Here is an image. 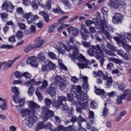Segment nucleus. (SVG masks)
<instances>
[{"instance_id":"nucleus-1","label":"nucleus","mask_w":131,"mask_h":131,"mask_svg":"<svg viewBox=\"0 0 131 131\" xmlns=\"http://www.w3.org/2000/svg\"><path fill=\"white\" fill-rule=\"evenodd\" d=\"M18 104H19V105L15 106L16 110L18 111V113L21 114L22 117H25L29 114L28 117L24 120V122H25L29 127H32L33 124L35 123L38 119V118L35 115V109H39L40 106L37 103L33 101H30L29 103V107L31 109V111H29L28 108L23 109L21 108L24 105H21V103H18Z\"/></svg>"},{"instance_id":"nucleus-2","label":"nucleus","mask_w":131,"mask_h":131,"mask_svg":"<svg viewBox=\"0 0 131 131\" xmlns=\"http://www.w3.org/2000/svg\"><path fill=\"white\" fill-rule=\"evenodd\" d=\"M101 48L102 49V50L101 49ZM104 50H106V46L104 44H101V47H100L99 45H96V46L92 45L91 48L88 49L87 53L90 57H94L95 54H96V59L100 60L104 56L103 52Z\"/></svg>"},{"instance_id":"nucleus-3","label":"nucleus","mask_w":131,"mask_h":131,"mask_svg":"<svg viewBox=\"0 0 131 131\" xmlns=\"http://www.w3.org/2000/svg\"><path fill=\"white\" fill-rule=\"evenodd\" d=\"M96 28L100 29L101 30L100 32L104 34L108 40H111L110 34L107 32V30H111V27L108 25V24L104 18L102 19H100V23L96 25Z\"/></svg>"},{"instance_id":"nucleus-4","label":"nucleus","mask_w":131,"mask_h":131,"mask_svg":"<svg viewBox=\"0 0 131 131\" xmlns=\"http://www.w3.org/2000/svg\"><path fill=\"white\" fill-rule=\"evenodd\" d=\"M71 92L72 94L76 95L75 98L77 100H80L81 99L82 101H83L84 100H87L89 98V95L82 92L81 87L79 85L76 86L72 85L71 88Z\"/></svg>"},{"instance_id":"nucleus-5","label":"nucleus","mask_w":131,"mask_h":131,"mask_svg":"<svg viewBox=\"0 0 131 131\" xmlns=\"http://www.w3.org/2000/svg\"><path fill=\"white\" fill-rule=\"evenodd\" d=\"M72 49V51L73 54L71 55V54H69V57L71 58L72 61H74V60H78L80 62H85L86 61H89L85 58L82 54H79V49H78V47L75 46L73 47Z\"/></svg>"},{"instance_id":"nucleus-6","label":"nucleus","mask_w":131,"mask_h":131,"mask_svg":"<svg viewBox=\"0 0 131 131\" xmlns=\"http://www.w3.org/2000/svg\"><path fill=\"white\" fill-rule=\"evenodd\" d=\"M54 82L56 84H58L60 90L63 91L66 88V85L68 84V79L67 78H63L59 75H56L54 78Z\"/></svg>"},{"instance_id":"nucleus-7","label":"nucleus","mask_w":131,"mask_h":131,"mask_svg":"<svg viewBox=\"0 0 131 131\" xmlns=\"http://www.w3.org/2000/svg\"><path fill=\"white\" fill-rule=\"evenodd\" d=\"M12 92L14 94L13 96L12 99L13 101L15 103V104H18V103H20V105L23 106L24 105V99L19 98L18 97V95H19V90L18 88L16 86L12 87L11 89Z\"/></svg>"},{"instance_id":"nucleus-8","label":"nucleus","mask_w":131,"mask_h":131,"mask_svg":"<svg viewBox=\"0 0 131 131\" xmlns=\"http://www.w3.org/2000/svg\"><path fill=\"white\" fill-rule=\"evenodd\" d=\"M1 9L3 11H5L8 13H13L15 10V6L10 1H6L3 3L1 6Z\"/></svg>"},{"instance_id":"nucleus-9","label":"nucleus","mask_w":131,"mask_h":131,"mask_svg":"<svg viewBox=\"0 0 131 131\" xmlns=\"http://www.w3.org/2000/svg\"><path fill=\"white\" fill-rule=\"evenodd\" d=\"M80 33L84 40H88V38L90 36L89 35L90 34V32H89V30H88V28L85 27V25L83 24L80 25Z\"/></svg>"},{"instance_id":"nucleus-10","label":"nucleus","mask_w":131,"mask_h":131,"mask_svg":"<svg viewBox=\"0 0 131 131\" xmlns=\"http://www.w3.org/2000/svg\"><path fill=\"white\" fill-rule=\"evenodd\" d=\"M67 100V99L66 98V97L64 96H59L58 97V100H54L52 103V105L55 107V108H57V109H60V108H61V106L63 105V102H66Z\"/></svg>"},{"instance_id":"nucleus-11","label":"nucleus","mask_w":131,"mask_h":131,"mask_svg":"<svg viewBox=\"0 0 131 131\" xmlns=\"http://www.w3.org/2000/svg\"><path fill=\"white\" fill-rule=\"evenodd\" d=\"M42 111L45 114V116L43 117L45 122H46V121H48V119L54 116V112L48 109L46 106H43L42 107Z\"/></svg>"},{"instance_id":"nucleus-12","label":"nucleus","mask_w":131,"mask_h":131,"mask_svg":"<svg viewBox=\"0 0 131 131\" xmlns=\"http://www.w3.org/2000/svg\"><path fill=\"white\" fill-rule=\"evenodd\" d=\"M102 79L103 80H106L105 85L107 88L110 89L112 86V83L113 82V79L111 76H108V73L104 72L102 74Z\"/></svg>"},{"instance_id":"nucleus-13","label":"nucleus","mask_w":131,"mask_h":131,"mask_svg":"<svg viewBox=\"0 0 131 131\" xmlns=\"http://www.w3.org/2000/svg\"><path fill=\"white\" fill-rule=\"evenodd\" d=\"M114 39H115V41H116L119 47H120V45H122L123 48L124 49V50H125V51H127V52L129 51L131 46L123 42V41L121 40L119 37H114Z\"/></svg>"},{"instance_id":"nucleus-14","label":"nucleus","mask_w":131,"mask_h":131,"mask_svg":"<svg viewBox=\"0 0 131 131\" xmlns=\"http://www.w3.org/2000/svg\"><path fill=\"white\" fill-rule=\"evenodd\" d=\"M37 58L34 56L29 57L27 59V63L29 64L32 67L37 68L38 67V62H37Z\"/></svg>"},{"instance_id":"nucleus-15","label":"nucleus","mask_w":131,"mask_h":131,"mask_svg":"<svg viewBox=\"0 0 131 131\" xmlns=\"http://www.w3.org/2000/svg\"><path fill=\"white\" fill-rule=\"evenodd\" d=\"M123 20V16L119 13H116L112 18V23L114 24H118V23H121Z\"/></svg>"},{"instance_id":"nucleus-16","label":"nucleus","mask_w":131,"mask_h":131,"mask_svg":"<svg viewBox=\"0 0 131 131\" xmlns=\"http://www.w3.org/2000/svg\"><path fill=\"white\" fill-rule=\"evenodd\" d=\"M23 16L25 19H27L28 24H31V23L33 22V19L32 18V17H33V14H32V12L24 13L23 14Z\"/></svg>"},{"instance_id":"nucleus-17","label":"nucleus","mask_w":131,"mask_h":131,"mask_svg":"<svg viewBox=\"0 0 131 131\" xmlns=\"http://www.w3.org/2000/svg\"><path fill=\"white\" fill-rule=\"evenodd\" d=\"M108 6L110 7V8L118 9V8L119 7V1L110 0V2L108 3Z\"/></svg>"},{"instance_id":"nucleus-18","label":"nucleus","mask_w":131,"mask_h":131,"mask_svg":"<svg viewBox=\"0 0 131 131\" xmlns=\"http://www.w3.org/2000/svg\"><path fill=\"white\" fill-rule=\"evenodd\" d=\"M82 78L84 82L83 83V88L85 90L84 91L85 93H88L90 90V88H89V81H88V80H89V78L86 76H83Z\"/></svg>"},{"instance_id":"nucleus-19","label":"nucleus","mask_w":131,"mask_h":131,"mask_svg":"<svg viewBox=\"0 0 131 131\" xmlns=\"http://www.w3.org/2000/svg\"><path fill=\"white\" fill-rule=\"evenodd\" d=\"M47 93L51 97H54L56 95V88L54 86L53 84H50L47 90Z\"/></svg>"},{"instance_id":"nucleus-20","label":"nucleus","mask_w":131,"mask_h":131,"mask_svg":"<svg viewBox=\"0 0 131 131\" xmlns=\"http://www.w3.org/2000/svg\"><path fill=\"white\" fill-rule=\"evenodd\" d=\"M20 58V57H17L15 58L13 60H9L7 63H6L3 68V70H8V68H10V67H12V66L14 64V62H16L17 60H19Z\"/></svg>"},{"instance_id":"nucleus-21","label":"nucleus","mask_w":131,"mask_h":131,"mask_svg":"<svg viewBox=\"0 0 131 131\" xmlns=\"http://www.w3.org/2000/svg\"><path fill=\"white\" fill-rule=\"evenodd\" d=\"M34 42L35 43V47L36 49H38V48H41L42 45H43V40L38 37L34 40Z\"/></svg>"},{"instance_id":"nucleus-22","label":"nucleus","mask_w":131,"mask_h":131,"mask_svg":"<svg viewBox=\"0 0 131 131\" xmlns=\"http://www.w3.org/2000/svg\"><path fill=\"white\" fill-rule=\"evenodd\" d=\"M117 53L119 56H120V57H122V58H123L125 60H128V54L124 53L123 50H118L117 51Z\"/></svg>"},{"instance_id":"nucleus-23","label":"nucleus","mask_w":131,"mask_h":131,"mask_svg":"<svg viewBox=\"0 0 131 131\" xmlns=\"http://www.w3.org/2000/svg\"><path fill=\"white\" fill-rule=\"evenodd\" d=\"M38 4H39V6L41 7V8H44V9H47V10H51V8L52 7V6L51 5V4H52V0H48L46 5H45L42 4H40L39 2H38Z\"/></svg>"},{"instance_id":"nucleus-24","label":"nucleus","mask_w":131,"mask_h":131,"mask_svg":"<svg viewBox=\"0 0 131 131\" xmlns=\"http://www.w3.org/2000/svg\"><path fill=\"white\" fill-rule=\"evenodd\" d=\"M58 45L60 47H63L64 50L67 51V52H71L72 51V48L74 46H67L65 45V44L63 43L61 41L58 42Z\"/></svg>"},{"instance_id":"nucleus-25","label":"nucleus","mask_w":131,"mask_h":131,"mask_svg":"<svg viewBox=\"0 0 131 131\" xmlns=\"http://www.w3.org/2000/svg\"><path fill=\"white\" fill-rule=\"evenodd\" d=\"M90 63V61L89 60H86L85 62L84 63H78V66L79 68V69H84V68H88V65H89Z\"/></svg>"},{"instance_id":"nucleus-26","label":"nucleus","mask_w":131,"mask_h":131,"mask_svg":"<svg viewBox=\"0 0 131 131\" xmlns=\"http://www.w3.org/2000/svg\"><path fill=\"white\" fill-rule=\"evenodd\" d=\"M78 101V104L81 106V109H84V108L88 106V103L84 101L86 100V99H84L83 100H81V99L77 100Z\"/></svg>"},{"instance_id":"nucleus-27","label":"nucleus","mask_w":131,"mask_h":131,"mask_svg":"<svg viewBox=\"0 0 131 131\" xmlns=\"http://www.w3.org/2000/svg\"><path fill=\"white\" fill-rule=\"evenodd\" d=\"M39 14L41 16H42V17L44 18L46 22H49L50 21L49 14H48L47 13L45 12V11H40Z\"/></svg>"},{"instance_id":"nucleus-28","label":"nucleus","mask_w":131,"mask_h":131,"mask_svg":"<svg viewBox=\"0 0 131 131\" xmlns=\"http://www.w3.org/2000/svg\"><path fill=\"white\" fill-rule=\"evenodd\" d=\"M41 91V89L40 88H37L35 92L36 96H37L38 99L39 101H42V95H41V93L39 92V91Z\"/></svg>"},{"instance_id":"nucleus-29","label":"nucleus","mask_w":131,"mask_h":131,"mask_svg":"<svg viewBox=\"0 0 131 131\" xmlns=\"http://www.w3.org/2000/svg\"><path fill=\"white\" fill-rule=\"evenodd\" d=\"M42 128H45V123L43 122H39L37 124L35 130L38 131L40 130V129H42Z\"/></svg>"},{"instance_id":"nucleus-30","label":"nucleus","mask_w":131,"mask_h":131,"mask_svg":"<svg viewBox=\"0 0 131 131\" xmlns=\"http://www.w3.org/2000/svg\"><path fill=\"white\" fill-rule=\"evenodd\" d=\"M67 100L69 101V102H74V103H76L74 101V96H73V93H68L67 94V98H66Z\"/></svg>"},{"instance_id":"nucleus-31","label":"nucleus","mask_w":131,"mask_h":131,"mask_svg":"<svg viewBox=\"0 0 131 131\" xmlns=\"http://www.w3.org/2000/svg\"><path fill=\"white\" fill-rule=\"evenodd\" d=\"M109 61H111L112 62H113L114 63H115L116 64H122V61L120 59H118L117 58H115L114 57H109L108 58Z\"/></svg>"},{"instance_id":"nucleus-32","label":"nucleus","mask_w":131,"mask_h":131,"mask_svg":"<svg viewBox=\"0 0 131 131\" xmlns=\"http://www.w3.org/2000/svg\"><path fill=\"white\" fill-rule=\"evenodd\" d=\"M46 63H47V64L48 65V67H49V69H50L51 70H53V69H55V68H56V65H55V64L53 63V62H52V61H51V60H47L46 61Z\"/></svg>"},{"instance_id":"nucleus-33","label":"nucleus","mask_w":131,"mask_h":131,"mask_svg":"<svg viewBox=\"0 0 131 131\" xmlns=\"http://www.w3.org/2000/svg\"><path fill=\"white\" fill-rule=\"evenodd\" d=\"M35 90V89L33 86H30V87L28 89V95L30 97H32V96H33V94H34Z\"/></svg>"},{"instance_id":"nucleus-34","label":"nucleus","mask_w":131,"mask_h":131,"mask_svg":"<svg viewBox=\"0 0 131 131\" xmlns=\"http://www.w3.org/2000/svg\"><path fill=\"white\" fill-rule=\"evenodd\" d=\"M58 64H59L60 68H61V69H62L63 70H64L65 71H67V67L65 66V65H64V64H63V62H62L61 59L58 60Z\"/></svg>"},{"instance_id":"nucleus-35","label":"nucleus","mask_w":131,"mask_h":131,"mask_svg":"<svg viewBox=\"0 0 131 131\" xmlns=\"http://www.w3.org/2000/svg\"><path fill=\"white\" fill-rule=\"evenodd\" d=\"M13 48H14L13 45H2L0 46V49H6V50H11V49H13Z\"/></svg>"},{"instance_id":"nucleus-36","label":"nucleus","mask_w":131,"mask_h":131,"mask_svg":"<svg viewBox=\"0 0 131 131\" xmlns=\"http://www.w3.org/2000/svg\"><path fill=\"white\" fill-rule=\"evenodd\" d=\"M0 108L1 110L5 111L8 110V102L7 101H4L2 105H0Z\"/></svg>"},{"instance_id":"nucleus-37","label":"nucleus","mask_w":131,"mask_h":131,"mask_svg":"<svg viewBox=\"0 0 131 131\" xmlns=\"http://www.w3.org/2000/svg\"><path fill=\"white\" fill-rule=\"evenodd\" d=\"M37 58L40 61H45L46 60V55L42 52H40L37 55Z\"/></svg>"},{"instance_id":"nucleus-38","label":"nucleus","mask_w":131,"mask_h":131,"mask_svg":"<svg viewBox=\"0 0 131 131\" xmlns=\"http://www.w3.org/2000/svg\"><path fill=\"white\" fill-rule=\"evenodd\" d=\"M124 40L126 41V42H130L131 41V34L128 33L125 35L124 37Z\"/></svg>"},{"instance_id":"nucleus-39","label":"nucleus","mask_w":131,"mask_h":131,"mask_svg":"<svg viewBox=\"0 0 131 131\" xmlns=\"http://www.w3.org/2000/svg\"><path fill=\"white\" fill-rule=\"evenodd\" d=\"M35 82V80H34V79H32L29 81L25 82L24 85H27V86H29V85H31V86H32V85L34 84Z\"/></svg>"},{"instance_id":"nucleus-40","label":"nucleus","mask_w":131,"mask_h":131,"mask_svg":"<svg viewBox=\"0 0 131 131\" xmlns=\"http://www.w3.org/2000/svg\"><path fill=\"white\" fill-rule=\"evenodd\" d=\"M58 26H59V24L58 23L54 24L49 28V32L52 33V32L55 30V28H56V27H58Z\"/></svg>"},{"instance_id":"nucleus-41","label":"nucleus","mask_w":131,"mask_h":131,"mask_svg":"<svg viewBox=\"0 0 131 131\" xmlns=\"http://www.w3.org/2000/svg\"><path fill=\"white\" fill-rule=\"evenodd\" d=\"M124 99V97L121 95L118 96L117 99V104L118 105H121V103H122V100Z\"/></svg>"},{"instance_id":"nucleus-42","label":"nucleus","mask_w":131,"mask_h":131,"mask_svg":"<svg viewBox=\"0 0 131 131\" xmlns=\"http://www.w3.org/2000/svg\"><path fill=\"white\" fill-rule=\"evenodd\" d=\"M106 105H107L106 103H104V108L103 109V116H104V117H106V116H107V115H108V113H109V111L108 110V108H107V106H106Z\"/></svg>"},{"instance_id":"nucleus-43","label":"nucleus","mask_w":131,"mask_h":131,"mask_svg":"<svg viewBox=\"0 0 131 131\" xmlns=\"http://www.w3.org/2000/svg\"><path fill=\"white\" fill-rule=\"evenodd\" d=\"M44 128L45 129H49L51 131H54V129L52 128V124L50 122H47L45 124Z\"/></svg>"},{"instance_id":"nucleus-44","label":"nucleus","mask_w":131,"mask_h":131,"mask_svg":"<svg viewBox=\"0 0 131 131\" xmlns=\"http://www.w3.org/2000/svg\"><path fill=\"white\" fill-rule=\"evenodd\" d=\"M48 56L51 59H53V60H57V59H58L57 55L53 52H49Z\"/></svg>"},{"instance_id":"nucleus-45","label":"nucleus","mask_w":131,"mask_h":131,"mask_svg":"<svg viewBox=\"0 0 131 131\" xmlns=\"http://www.w3.org/2000/svg\"><path fill=\"white\" fill-rule=\"evenodd\" d=\"M61 3L65 5L66 7L68 8V9H71V5L69 4V0H62Z\"/></svg>"},{"instance_id":"nucleus-46","label":"nucleus","mask_w":131,"mask_h":131,"mask_svg":"<svg viewBox=\"0 0 131 131\" xmlns=\"http://www.w3.org/2000/svg\"><path fill=\"white\" fill-rule=\"evenodd\" d=\"M34 49V46H33L31 44L28 46L25 49V53H28V52H30L31 50H33Z\"/></svg>"},{"instance_id":"nucleus-47","label":"nucleus","mask_w":131,"mask_h":131,"mask_svg":"<svg viewBox=\"0 0 131 131\" xmlns=\"http://www.w3.org/2000/svg\"><path fill=\"white\" fill-rule=\"evenodd\" d=\"M95 93L96 95H104V94H105V91L104 90L97 89L95 91Z\"/></svg>"},{"instance_id":"nucleus-48","label":"nucleus","mask_w":131,"mask_h":131,"mask_svg":"<svg viewBox=\"0 0 131 131\" xmlns=\"http://www.w3.org/2000/svg\"><path fill=\"white\" fill-rule=\"evenodd\" d=\"M103 71H98L97 72H94L93 74L95 75V76H97L98 77H102L103 76Z\"/></svg>"},{"instance_id":"nucleus-49","label":"nucleus","mask_w":131,"mask_h":131,"mask_svg":"<svg viewBox=\"0 0 131 131\" xmlns=\"http://www.w3.org/2000/svg\"><path fill=\"white\" fill-rule=\"evenodd\" d=\"M103 52H105L106 55L112 56V57H115V56H116V54H115V53L111 52V51H110V50H108V49L104 50Z\"/></svg>"},{"instance_id":"nucleus-50","label":"nucleus","mask_w":131,"mask_h":131,"mask_svg":"<svg viewBox=\"0 0 131 131\" xmlns=\"http://www.w3.org/2000/svg\"><path fill=\"white\" fill-rule=\"evenodd\" d=\"M79 32V30L78 29L74 27L73 31L72 32V35H73V36H77V35H78Z\"/></svg>"},{"instance_id":"nucleus-51","label":"nucleus","mask_w":131,"mask_h":131,"mask_svg":"<svg viewBox=\"0 0 131 131\" xmlns=\"http://www.w3.org/2000/svg\"><path fill=\"white\" fill-rule=\"evenodd\" d=\"M65 131H77V129L73 128L72 125H69L68 127H64Z\"/></svg>"},{"instance_id":"nucleus-52","label":"nucleus","mask_w":131,"mask_h":131,"mask_svg":"<svg viewBox=\"0 0 131 131\" xmlns=\"http://www.w3.org/2000/svg\"><path fill=\"white\" fill-rule=\"evenodd\" d=\"M16 37L18 39L23 37V31L21 30L18 31L16 33Z\"/></svg>"},{"instance_id":"nucleus-53","label":"nucleus","mask_w":131,"mask_h":131,"mask_svg":"<svg viewBox=\"0 0 131 131\" xmlns=\"http://www.w3.org/2000/svg\"><path fill=\"white\" fill-rule=\"evenodd\" d=\"M14 75L16 78H19V77H23V73L19 71H16L14 73Z\"/></svg>"},{"instance_id":"nucleus-54","label":"nucleus","mask_w":131,"mask_h":131,"mask_svg":"<svg viewBox=\"0 0 131 131\" xmlns=\"http://www.w3.org/2000/svg\"><path fill=\"white\" fill-rule=\"evenodd\" d=\"M25 77L26 78H28V79L31 78V74L25 72L23 73V77Z\"/></svg>"},{"instance_id":"nucleus-55","label":"nucleus","mask_w":131,"mask_h":131,"mask_svg":"<svg viewBox=\"0 0 131 131\" xmlns=\"http://www.w3.org/2000/svg\"><path fill=\"white\" fill-rule=\"evenodd\" d=\"M83 46L84 47V48H91V42H87L86 41H83L81 42Z\"/></svg>"},{"instance_id":"nucleus-56","label":"nucleus","mask_w":131,"mask_h":131,"mask_svg":"<svg viewBox=\"0 0 131 131\" xmlns=\"http://www.w3.org/2000/svg\"><path fill=\"white\" fill-rule=\"evenodd\" d=\"M65 130V127L63 125H60L57 127L56 128L53 129V131H62Z\"/></svg>"},{"instance_id":"nucleus-57","label":"nucleus","mask_w":131,"mask_h":131,"mask_svg":"<svg viewBox=\"0 0 131 131\" xmlns=\"http://www.w3.org/2000/svg\"><path fill=\"white\" fill-rule=\"evenodd\" d=\"M68 26H69V25L65 24H62L60 26L58 27V32H60V31H61L62 29H64L65 27H68Z\"/></svg>"},{"instance_id":"nucleus-58","label":"nucleus","mask_w":131,"mask_h":131,"mask_svg":"<svg viewBox=\"0 0 131 131\" xmlns=\"http://www.w3.org/2000/svg\"><path fill=\"white\" fill-rule=\"evenodd\" d=\"M47 86H48V81L44 80L42 82V85L39 88L41 89V91H42V90L46 89Z\"/></svg>"},{"instance_id":"nucleus-59","label":"nucleus","mask_w":131,"mask_h":131,"mask_svg":"<svg viewBox=\"0 0 131 131\" xmlns=\"http://www.w3.org/2000/svg\"><path fill=\"white\" fill-rule=\"evenodd\" d=\"M126 88V85L123 83L119 84L118 85V90L119 91H123L124 89Z\"/></svg>"},{"instance_id":"nucleus-60","label":"nucleus","mask_w":131,"mask_h":131,"mask_svg":"<svg viewBox=\"0 0 131 131\" xmlns=\"http://www.w3.org/2000/svg\"><path fill=\"white\" fill-rule=\"evenodd\" d=\"M1 18L3 21L5 22L6 21V19L8 18V14L2 13L0 14Z\"/></svg>"},{"instance_id":"nucleus-61","label":"nucleus","mask_w":131,"mask_h":131,"mask_svg":"<svg viewBox=\"0 0 131 131\" xmlns=\"http://www.w3.org/2000/svg\"><path fill=\"white\" fill-rule=\"evenodd\" d=\"M131 91H129V90H127L124 91L123 92V94L121 95L122 97H124V98H125V97L127 96V95H129L130 94Z\"/></svg>"},{"instance_id":"nucleus-62","label":"nucleus","mask_w":131,"mask_h":131,"mask_svg":"<svg viewBox=\"0 0 131 131\" xmlns=\"http://www.w3.org/2000/svg\"><path fill=\"white\" fill-rule=\"evenodd\" d=\"M106 46L110 50H111L112 51H115V48H114V46L111 43H110L109 42H107Z\"/></svg>"},{"instance_id":"nucleus-63","label":"nucleus","mask_w":131,"mask_h":131,"mask_svg":"<svg viewBox=\"0 0 131 131\" xmlns=\"http://www.w3.org/2000/svg\"><path fill=\"white\" fill-rule=\"evenodd\" d=\"M32 6V8L33 9V10H37L38 9V6L36 5V2H33L31 4Z\"/></svg>"},{"instance_id":"nucleus-64","label":"nucleus","mask_w":131,"mask_h":131,"mask_svg":"<svg viewBox=\"0 0 131 131\" xmlns=\"http://www.w3.org/2000/svg\"><path fill=\"white\" fill-rule=\"evenodd\" d=\"M45 104L47 106H50L52 104V100L49 98L45 99Z\"/></svg>"}]
</instances>
